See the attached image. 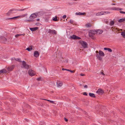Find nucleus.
Returning a JSON list of instances; mask_svg holds the SVG:
<instances>
[{
    "label": "nucleus",
    "instance_id": "34",
    "mask_svg": "<svg viewBox=\"0 0 125 125\" xmlns=\"http://www.w3.org/2000/svg\"><path fill=\"white\" fill-rule=\"evenodd\" d=\"M70 22L71 23H72L73 22V21L72 20H70Z\"/></svg>",
    "mask_w": 125,
    "mask_h": 125
},
{
    "label": "nucleus",
    "instance_id": "29",
    "mask_svg": "<svg viewBox=\"0 0 125 125\" xmlns=\"http://www.w3.org/2000/svg\"><path fill=\"white\" fill-rule=\"evenodd\" d=\"M108 51L109 52H111L112 51V50L111 49L109 48H108Z\"/></svg>",
    "mask_w": 125,
    "mask_h": 125
},
{
    "label": "nucleus",
    "instance_id": "35",
    "mask_svg": "<svg viewBox=\"0 0 125 125\" xmlns=\"http://www.w3.org/2000/svg\"><path fill=\"white\" fill-rule=\"evenodd\" d=\"M83 94L85 95H87V94L86 92H84Z\"/></svg>",
    "mask_w": 125,
    "mask_h": 125
},
{
    "label": "nucleus",
    "instance_id": "49",
    "mask_svg": "<svg viewBox=\"0 0 125 125\" xmlns=\"http://www.w3.org/2000/svg\"><path fill=\"white\" fill-rule=\"evenodd\" d=\"M122 9H119V10H121Z\"/></svg>",
    "mask_w": 125,
    "mask_h": 125
},
{
    "label": "nucleus",
    "instance_id": "48",
    "mask_svg": "<svg viewBox=\"0 0 125 125\" xmlns=\"http://www.w3.org/2000/svg\"><path fill=\"white\" fill-rule=\"evenodd\" d=\"M96 53H98V51H96Z\"/></svg>",
    "mask_w": 125,
    "mask_h": 125
},
{
    "label": "nucleus",
    "instance_id": "28",
    "mask_svg": "<svg viewBox=\"0 0 125 125\" xmlns=\"http://www.w3.org/2000/svg\"><path fill=\"white\" fill-rule=\"evenodd\" d=\"M77 36L75 35H73V39H76Z\"/></svg>",
    "mask_w": 125,
    "mask_h": 125
},
{
    "label": "nucleus",
    "instance_id": "5",
    "mask_svg": "<svg viewBox=\"0 0 125 125\" xmlns=\"http://www.w3.org/2000/svg\"><path fill=\"white\" fill-rule=\"evenodd\" d=\"M21 67V68L28 69V66L26 63L25 62L23 61L22 62V63Z\"/></svg>",
    "mask_w": 125,
    "mask_h": 125
},
{
    "label": "nucleus",
    "instance_id": "13",
    "mask_svg": "<svg viewBox=\"0 0 125 125\" xmlns=\"http://www.w3.org/2000/svg\"><path fill=\"white\" fill-rule=\"evenodd\" d=\"M39 54L38 52L37 51H35L34 52V56L36 57H38L39 56Z\"/></svg>",
    "mask_w": 125,
    "mask_h": 125
},
{
    "label": "nucleus",
    "instance_id": "44",
    "mask_svg": "<svg viewBox=\"0 0 125 125\" xmlns=\"http://www.w3.org/2000/svg\"><path fill=\"white\" fill-rule=\"evenodd\" d=\"M37 79L39 81V80H40V78H37Z\"/></svg>",
    "mask_w": 125,
    "mask_h": 125
},
{
    "label": "nucleus",
    "instance_id": "41",
    "mask_svg": "<svg viewBox=\"0 0 125 125\" xmlns=\"http://www.w3.org/2000/svg\"><path fill=\"white\" fill-rule=\"evenodd\" d=\"M65 120L66 121H67V119L66 118H64Z\"/></svg>",
    "mask_w": 125,
    "mask_h": 125
},
{
    "label": "nucleus",
    "instance_id": "50",
    "mask_svg": "<svg viewBox=\"0 0 125 125\" xmlns=\"http://www.w3.org/2000/svg\"><path fill=\"white\" fill-rule=\"evenodd\" d=\"M113 5H115V4H114H114H113Z\"/></svg>",
    "mask_w": 125,
    "mask_h": 125
},
{
    "label": "nucleus",
    "instance_id": "40",
    "mask_svg": "<svg viewBox=\"0 0 125 125\" xmlns=\"http://www.w3.org/2000/svg\"><path fill=\"white\" fill-rule=\"evenodd\" d=\"M84 87L85 88H87V86L86 85H85L84 86Z\"/></svg>",
    "mask_w": 125,
    "mask_h": 125
},
{
    "label": "nucleus",
    "instance_id": "33",
    "mask_svg": "<svg viewBox=\"0 0 125 125\" xmlns=\"http://www.w3.org/2000/svg\"><path fill=\"white\" fill-rule=\"evenodd\" d=\"M36 25H40V23L38 22L36 23Z\"/></svg>",
    "mask_w": 125,
    "mask_h": 125
},
{
    "label": "nucleus",
    "instance_id": "37",
    "mask_svg": "<svg viewBox=\"0 0 125 125\" xmlns=\"http://www.w3.org/2000/svg\"><path fill=\"white\" fill-rule=\"evenodd\" d=\"M108 48H104V50H108Z\"/></svg>",
    "mask_w": 125,
    "mask_h": 125
},
{
    "label": "nucleus",
    "instance_id": "21",
    "mask_svg": "<svg viewBox=\"0 0 125 125\" xmlns=\"http://www.w3.org/2000/svg\"><path fill=\"white\" fill-rule=\"evenodd\" d=\"M115 22L114 21H112L110 22V25L112 26L114 24Z\"/></svg>",
    "mask_w": 125,
    "mask_h": 125
},
{
    "label": "nucleus",
    "instance_id": "4",
    "mask_svg": "<svg viewBox=\"0 0 125 125\" xmlns=\"http://www.w3.org/2000/svg\"><path fill=\"white\" fill-rule=\"evenodd\" d=\"M104 93V91L101 88H99L98 89L96 92V94L99 95H102Z\"/></svg>",
    "mask_w": 125,
    "mask_h": 125
},
{
    "label": "nucleus",
    "instance_id": "26",
    "mask_svg": "<svg viewBox=\"0 0 125 125\" xmlns=\"http://www.w3.org/2000/svg\"><path fill=\"white\" fill-rule=\"evenodd\" d=\"M47 101L49 102H50L52 104H54V101H53L50 100H47Z\"/></svg>",
    "mask_w": 125,
    "mask_h": 125
},
{
    "label": "nucleus",
    "instance_id": "42",
    "mask_svg": "<svg viewBox=\"0 0 125 125\" xmlns=\"http://www.w3.org/2000/svg\"><path fill=\"white\" fill-rule=\"evenodd\" d=\"M101 73L103 75H104V74L103 72H101Z\"/></svg>",
    "mask_w": 125,
    "mask_h": 125
},
{
    "label": "nucleus",
    "instance_id": "46",
    "mask_svg": "<svg viewBox=\"0 0 125 125\" xmlns=\"http://www.w3.org/2000/svg\"><path fill=\"white\" fill-rule=\"evenodd\" d=\"M20 35H25V34L24 33V34H20Z\"/></svg>",
    "mask_w": 125,
    "mask_h": 125
},
{
    "label": "nucleus",
    "instance_id": "6",
    "mask_svg": "<svg viewBox=\"0 0 125 125\" xmlns=\"http://www.w3.org/2000/svg\"><path fill=\"white\" fill-rule=\"evenodd\" d=\"M80 43L82 46L84 48H86L87 47V44L85 42L83 41L80 42Z\"/></svg>",
    "mask_w": 125,
    "mask_h": 125
},
{
    "label": "nucleus",
    "instance_id": "24",
    "mask_svg": "<svg viewBox=\"0 0 125 125\" xmlns=\"http://www.w3.org/2000/svg\"><path fill=\"white\" fill-rule=\"evenodd\" d=\"M53 20L55 21H57V16H55V17L53 18Z\"/></svg>",
    "mask_w": 125,
    "mask_h": 125
},
{
    "label": "nucleus",
    "instance_id": "27",
    "mask_svg": "<svg viewBox=\"0 0 125 125\" xmlns=\"http://www.w3.org/2000/svg\"><path fill=\"white\" fill-rule=\"evenodd\" d=\"M21 35H20V34H17L15 35V36L16 38H17L19 36H20Z\"/></svg>",
    "mask_w": 125,
    "mask_h": 125
},
{
    "label": "nucleus",
    "instance_id": "36",
    "mask_svg": "<svg viewBox=\"0 0 125 125\" xmlns=\"http://www.w3.org/2000/svg\"><path fill=\"white\" fill-rule=\"evenodd\" d=\"M62 17L63 18H65L66 17V16L64 15Z\"/></svg>",
    "mask_w": 125,
    "mask_h": 125
},
{
    "label": "nucleus",
    "instance_id": "1",
    "mask_svg": "<svg viewBox=\"0 0 125 125\" xmlns=\"http://www.w3.org/2000/svg\"><path fill=\"white\" fill-rule=\"evenodd\" d=\"M99 55L98 54H96V56L99 60H102V58L101 56H104V54L102 51H99Z\"/></svg>",
    "mask_w": 125,
    "mask_h": 125
},
{
    "label": "nucleus",
    "instance_id": "45",
    "mask_svg": "<svg viewBox=\"0 0 125 125\" xmlns=\"http://www.w3.org/2000/svg\"><path fill=\"white\" fill-rule=\"evenodd\" d=\"M36 20H37V21H39V20H40L39 19H36Z\"/></svg>",
    "mask_w": 125,
    "mask_h": 125
},
{
    "label": "nucleus",
    "instance_id": "15",
    "mask_svg": "<svg viewBox=\"0 0 125 125\" xmlns=\"http://www.w3.org/2000/svg\"><path fill=\"white\" fill-rule=\"evenodd\" d=\"M7 72V71L5 69H2L0 71V74L1 73H6Z\"/></svg>",
    "mask_w": 125,
    "mask_h": 125
},
{
    "label": "nucleus",
    "instance_id": "32",
    "mask_svg": "<svg viewBox=\"0 0 125 125\" xmlns=\"http://www.w3.org/2000/svg\"><path fill=\"white\" fill-rule=\"evenodd\" d=\"M120 13H121L125 14V12L123 11H120Z\"/></svg>",
    "mask_w": 125,
    "mask_h": 125
},
{
    "label": "nucleus",
    "instance_id": "30",
    "mask_svg": "<svg viewBox=\"0 0 125 125\" xmlns=\"http://www.w3.org/2000/svg\"><path fill=\"white\" fill-rule=\"evenodd\" d=\"M3 40H4V42H5L7 41V39L6 38H4L3 39Z\"/></svg>",
    "mask_w": 125,
    "mask_h": 125
},
{
    "label": "nucleus",
    "instance_id": "11",
    "mask_svg": "<svg viewBox=\"0 0 125 125\" xmlns=\"http://www.w3.org/2000/svg\"><path fill=\"white\" fill-rule=\"evenodd\" d=\"M95 34H100L103 32V31L101 30H94Z\"/></svg>",
    "mask_w": 125,
    "mask_h": 125
},
{
    "label": "nucleus",
    "instance_id": "9",
    "mask_svg": "<svg viewBox=\"0 0 125 125\" xmlns=\"http://www.w3.org/2000/svg\"><path fill=\"white\" fill-rule=\"evenodd\" d=\"M95 34L94 30L91 31L89 33V35L90 37H92Z\"/></svg>",
    "mask_w": 125,
    "mask_h": 125
},
{
    "label": "nucleus",
    "instance_id": "2",
    "mask_svg": "<svg viewBox=\"0 0 125 125\" xmlns=\"http://www.w3.org/2000/svg\"><path fill=\"white\" fill-rule=\"evenodd\" d=\"M37 17V15L35 13H33L29 17V19H25L26 21H31L32 20L35 18Z\"/></svg>",
    "mask_w": 125,
    "mask_h": 125
},
{
    "label": "nucleus",
    "instance_id": "8",
    "mask_svg": "<svg viewBox=\"0 0 125 125\" xmlns=\"http://www.w3.org/2000/svg\"><path fill=\"white\" fill-rule=\"evenodd\" d=\"M29 74L31 76H33L36 74L35 72L33 71L32 70H30L28 72Z\"/></svg>",
    "mask_w": 125,
    "mask_h": 125
},
{
    "label": "nucleus",
    "instance_id": "20",
    "mask_svg": "<svg viewBox=\"0 0 125 125\" xmlns=\"http://www.w3.org/2000/svg\"><path fill=\"white\" fill-rule=\"evenodd\" d=\"M125 20V18L121 19L119 20L118 21L119 22H121L123 21H124Z\"/></svg>",
    "mask_w": 125,
    "mask_h": 125
},
{
    "label": "nucleus",
    "instance_id": "38",
    "mask_svg": "<svg viewBox=\"0 0 125 125\" xmlns=\"http://www.w3.org/2000/svg\"><path fill=\"white\" fill-rule=\"evenodd\" d=\"M62 71H64V70H67H67H69V69H64V68H62Z\"/></svg>",
    "mask_w": 125,
    "mask_h": 125
},
{
    "label": "nucleus",
    "instance_id": "31",
    "mask_svg": "<svg viewBox=\"0 0 125 125\" xmlns=\"http://www.w3.org/2000/svg\"><path fill=\"white\" fill-rule=\"evenodd\" d=\"M67 71H69L71 73H73L74 72V71H73L71 70H67Z\"/></svg>",
    "mask_w": 125,
    "mask_h": 125
},
{
    "label": "nucleus",
    "instance_id": "10",
    "mask_svg": "<svg viewBox=\"0 0 125 125\" xmlns=\"http://www.w3.org/2000/svg\"><path fill=\"white\" fill-rule=\"evenodd\" d=\"M62 82L57 81L56 82V85L58 88L61 87L62 85Z\"/></svg>",
    "mask_w": 125,
    "mask_h": 125
},
{
    "label": "nucleus",
    "instance_id": "3",
    "mask_svg": "<svg viewBox=\"0 0 125 125\" xmlns=\"http://www.w3.org/2000/svg\"><path fill=\"white\" fill-rule=\"evenodd\" d=\"M16 10H14L11 9L9 10L8 12L6 13V15L7 16H10V14L12 13H16Z\"/></svg>",
    "mask_w": 125,
    "mask_h": 125
},
{
    "label": "nucleus",
    "instance_id": "22",
    "mask_svg": "<svg viewBox=\"0 0 125 125\" xmlns=\"http://www.w3.org/2000/svg\"><path fill=\"white\" fill-rule=\"evenodd\" d=\"M121 35L123 36L125 38V32L123 31L121 33Z\"/></svg>",
    "mask_w": 125,
    "mask_h": 125
},
{
    "label": "nucleus",
    "instance_id": "39",
    "mask_svg": "<svg viewBox=\"0 0 125 125\" xmlns=\"http://www.w3.org/2000/svg\"><path fill=\"white\" fill-rule=\"evenodd\" d=\"M76 39H81V38L79 37H77Z\"/></svg>",
    "mask_w": 125,
    "mask_h": 125
},
{
    "label": "nucleus",
    "instance_id": "17",
    "mask_svg": "<svg viewBox=\"0 0 125 125\" xmlns=\"http://www.w3.org/2000/svg\"><path fill=\"white\" fill-rule=\"evenodd\" d=\"M89 96L91 97H95V94L93 93H89Z\"/></svg>",
    "mask_w": 125,
    "mask_h": 125
},
{
    "label": "nucleus",
    "instance_id": "43",
    "mask_svg": "<svg viewBox=\"0 0 125 125\" xmlns=\"http://www.w3.org/2000/svg\"><path fill=\"white\" fill-rule=\"evenodd\" d=\"M80 75L82 76H83L84 75V74H80Z\"/></svg>",
    "mask_w": 125,
    "mask_h": 125
},
{
    "label": "nucleus",
    "instance_id": "18",
    "mask_svg": "<svg viewBox=\"0 0 125 125\" xmlns=\"http://www.w3.org/2000/svg\"><path fill=\"white\" fill-rule=\"evenodd\" d=\"M33 49L32 47V46H31L30 48H27L26 49V50H27L28 51H31Z\"/></svg>",
    "mask_w": 125,
    "mask_h": 125
},
{
    "label": "nucleus",
    "instance_id": "16",
    "mask_svg": "<svg viewBox=\"0 0 125 125\" xmlns=\"http://www.w3.org/2000/svg\"><path fill=\"white\" fill-rule=\"evenodd\" d=\"M85 14V13L84 12L82 13V12H78L76 13L75 14L77 15H83Z\"/></svg>",
    "mask_w": 125,
    "mask_h": 125
},
{
    "label": "nucleus",
    "instance_id": "7",
    "mask_svg": "<svg viewBox=\"0 0 125 125\" xmlns=\"http://www.w3.org/2000/svg\"><path fill=\"white\" fill-rule=\"evenodd\" d=\"M110 12H104L103 11H101L96 13V15L97 16H99L101 15L104 14L105 13L106 14H108Z\"/></svg>",
    "mask_w": 125,
    "mask_h": 125
},
{
    "label": "nucleus",
    "instance_id": "25",
    "mask_svg": "<svg viewBox=\"0 0 125 125\" xmlns=\"http://www.w3.org/2000/svg\"><path fill=\"white\" fill-rule=\"evenodd\" d=\"M20 17V16H18L10 18V19H15V18H19Z\"/></svg>",
    "mask_w": 125,
    "mask_h": 125
},
{
    "label": "nucleus",
    "instance_id": "19",
    "mask_svg": "<svg viewBox=\"0 0 125 125\" xmlns=\"http://www.w3.org/2000/svg\"><path fill=\"white\" fill-rule=\"evenodd\" d=\"M51 32L52 34H56L57 33L56 31L55 30H51Z\"/></svg>",
    "mask_w": 125,
    "mask_h": 125
},
{
    "label": "nucleus",
    "instance_id": "14",
    "mask_svg": "<svg viewBox=\"0 0 125 125\" xmlns=\"http://www.w3.org/2000/svg\"><path fill=\"white\" fill-rule=\"evenodd\" d=\"M38 28L37 27H36L35 28H30V29L31 31H33L36 30H38Z\"/></svg>",
    "mask_w": 125,
    "mask_h": 125
},
{
    "label": "nucleus",
    "instance_id": "23",
    "mask_svg": "<svg viewBox=\"0 0 125 125\" xmlns=\"http://www.w3.org/2000/svg\"><path fill=\"white\" fill-rule=\"evenodd\" d=\"M85 26L86 27H88L91 26V25L90 24L88 23H87V24H86L85 25Z\"/></svg>",
    "mask_w": 125,
    "mask_h": 125
},
{
    "label": "nucleus",
    "instance_id": "12",
    "mask_svg": "<svg viewBox=\"0 0 125 125\" xmlns=\"http://www.w3.org/2000/svg\"><path fill=\"white\" fill-rule=\"evenodd\" d=\"M14 67L15 66L14 65H12L8 67L7 68V69L8 71H12L14 69Z\"/></svg>",
    "mask_w": 125,
    "mask_h": 125
},
{
    "label": "nucleus",
    "instance_id": "47",
    "mask_svg": "<svg viewBox=\"0 0 125 125\" xmlns=\"http://www.w3.org/2000/svg\"><path fill=\"white\" fill-rule=\"evenodd\" d=\"M43 99L44 100H47H47H48L47 99Z\"/></svg>",
    "mask_w": 125,
    "mask_h": 125
}]
</instances>
